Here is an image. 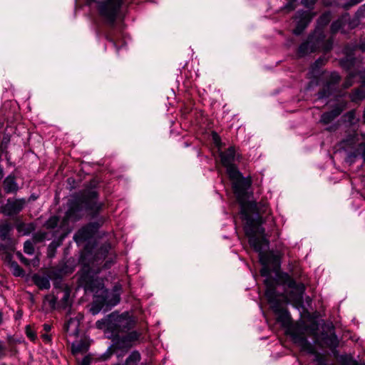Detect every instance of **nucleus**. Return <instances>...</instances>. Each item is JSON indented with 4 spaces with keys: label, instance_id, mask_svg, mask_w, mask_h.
Segmentation results:
<instances>
[{
    "label": "nucleus",
    "instance_id": "1",
    "mask_svg": "<svg viewBox=\"0 0 365 365\" xmlns=\"http://www.w3.org/2000/svg\"><path fill=\"white\" fill-rule=\"evenodd\" d=\"M268 206L266 202H256L250 201L243 202L241 205V212L243 218L246 220L245 231L249 238V243L252 247L260 250L259 244L265 242L264 229L261 227L262 223V215L267 213Z\"/></svg>",
    "mask_w": 365,
    "mask_h": 365
},
{
    "label": "nucleus",
    "instance_id": "2",
    "mask_svg": "<svg viewBox=\"0 0 365 365\" xmlns=\"http://www.w3.org/2000/svg\"><path fill=\"white\" fill-rule=\"evenodd\" d=\"M97 195L96 191L89 190L71 200L66 212L65 220L77 221L86 212L91 215H96L101 207Z\"/></svg>",
    "mask_w": 365,
    "mask_h": 365
},
{
    "label": "nucleus",
    "instance_id": "17",
    "mask_svg": "<svg viewBox=\"0 0 365 365\" xmlns=\"http://www.w3.org/2000/svg\"><path fill=\"white\" fill-rule=\"evenodd\" d=\"M314 36H310L306 42L302 43L298 50V53L300 56L307 55L309 53L314 52L319 47V43L314 42Z\"/></svg>",
    "mask_w": 365,
    "mask_h": 365
},
{
    "label": "nucleus",
    "instance_id": "12",
    "mask_svg": "<svg viewBox=\"0 0 365 365\" xmlns=\"http://www.w3.org/2000/svg\"><path fill=\"white\" fill-rule=\"evenodd\" d=\"M340 80L341 77L337 73H330L327 78L326 83L318 93L319 98H327L333 95L336 91Z\"/></svg>",
    "mask_w": 365,
    "mask_h": 365
},
{
    "label": "nucleus",
    "instance_id": "7",
    "mask_svg": "<svg viewBox=\"0 0 365 365\" xmlns=\"http://www.w3.org/2000/svg\"><path fill=\"white\" fill-rule=\"evenodd\" d=\"M279 277L284 284L287 285L292 289L290 293V297H292L296 302L301 304L303 300V294L305 290L304 284L297 283L295 280L287 273H282Z\"/></svg>",
    "mask_w": 365,
    "mask_h": 365
},
{
    "label": "nucleus",
    "instance_id": "11",
    "mask_svg": "<svg viewBox=\"0 0 365 365\" xmlns=\"http://www.w3.org/2000/svg\"><path fill=\"white\" fill-rule=\"evenodd\" d=\"M97 284L89 266H84L79 272L78 285L86 291L93 292Z\"/></svg>",
    "mask_w": 365,
    "mask_h": 365
},
{
    "label": "nucleus",
    "instance_id": "18",
    "mask_svg": "<svg viewBox=\"0 0 365 365\" xmlns=\"http://www.w3.org/2000/svg\"><path fill=\"white\" fill-rule=\"evenodd\" d=\"M344 108V106H336L331 111L323 113L321 117V122L324 124L331 123L334 119H335L341 114Z\"/></svg>",
    "mask_w": 365,
    "mask_h": 365
},
{
    "label": "nucleus",
    "instance_id": "42",
    "mask_svg": "<svg viewBox=\"0 0 365 365\" xmlns=\"http://www.w3.org/2000/svg\"><path fill=\"white\" fill-rule=\"evenodd\" d=\"M317 0H302V4L307 6L310 7L314 4Z\"/></svg>",
    "mask_w": 365,
    "mask_h": 365
},
{
    "label": "nucleus",
    "instance_id": "24",
    "mask_svg": "<svg viewBox=\"0 0 365 365\" xmlns=\"http://www.w3.org/2000/svg\"><path fill=\"white\" fill-rule=\"evenodd\" d=\"M141 359L140 354L138 351H133L125 360V365H136Z\"/></svg>",
    "mask_w": 365,
    "mask_h": 365
},
{
    "label": "nucleus",
    "instance_id": "29",
    "mask_svg": "<svg viewBox=\"0 0 365 365\" xmlns=\"http://www.w3.org/2000/svg\"><path fill=\"white\" fill-rule=\"evenodd\" d=\"M111 324V319H110V315L108 319L99 320L96 323V327L98 329H103L107 328L109 329L108 324Z\"/></svg>",
    "mask_w": 365,
    "mask_h": 365
},
{
    "label": "nucleus",
    "instance_id": "39",
    "mask_svg": "<svg viewBox=\"0 0 365 365\" xmlns=\"http://www.w3.org/2000/svg\"><path fill=\"white\" fill-rule=\"evenodd\" d=\"M354 77V75L352 73H350L349 76L347 77L346 80L345 81L344 83V88H349L352 85V79Z\"/></svg>",
    "mask_w": 365,
    "mask_h": 365
},
{
    "label": "nucleus",
    "instance_id": "23",
    "mask_svg": "<svg viewBox=\"0 0 365 365\" xmlns=\"http://www.w3.org/2000/svg\"><path fill=\"white\" fill-rule=\"evenodd\" d=\"M34 281L35 284L37 285L41 289H48L50 288V282L47 277L35 275L34 277Z\"/></svg>",
    "mask_w": 365,
    "mask_h": 365
},
{
    "label": "nucleus",
    "instance_id": "31",
    "mask_svg": "<svg viewBox=\"0 0 365 365\" xmlns=\"http://www.w3.org/2000/svg\"><path fill=\"white\" fill-rule=\"evenodd\" d=\"M24 251L28 255H32L34 252V247L31 242L26 241L24 245Z\"/></svg>",
    "mask_w": 365,
    "mask_h": 365
},
{
    "label": "nucleus",
    "instance_id": "32",
    "mask_svg": "<svg viewBox=\"0 0 365 365\" xmlns=\"http://www.w3.org/2000/svg\"><path fill=\"white\" fill-rule=\"evenodd\" d=\"M331 20V15L329 13L323 14L319 19V24L325 26L327 25Z\"/></svg>",
    "mask_w": 365,
    "mask_h": 365
},
{
    "label": "nucleus",
    "instance_id": "3",
    "mask_svg": "<svg viewBox=\"0 0 365 365\" xmlns=\"http://www.w3.org/2000/svg\"><path fill=\"white\" fill-rule=\"evenodd\" d=\"M264 284L266 286L265 297L273 312L278 315L277 321L286 324L289 322V315L287 310L282 307L279 296L275 290V281L270 277H267L264 280Z\"/></svg>",
    "mask_w": 365,
    "mask_h": 365
},
{
    "label": "nucleus",
    "instance_id": "36",
    "mask_svg": "<svg viewBox=\"0 0 365 365\" xmlns=\"http://www.w3.org/2000/svg\"><path fill=\"white\" fill-rule=\"evenodd\" d=\"M82 350L83 349H82V344H80V343H76V344L73 343L72 344V352L73 354H78V353L82 351Z\"/></svg>",
    "mask_w": 365,
    "mask_h": 365
},
{
    "label": "nucleus",
    "instance_id": "21",
    "mask_svg": "<svg viewBox=\"0 0 365 365\" xmlns=\"http://www.w3.org/2000/svg\"><path fill=\"white\" fill-rule=\"evenodd\" d=\"M113 346L116 349H128L132 346L125 336L115 337Z\"/></svg>",
    "mask_w": 365,
    "mask_h": 365
},
{
    "label": "nucleus",
    "instance_id": "43",
    "mask_svg": "<svg viewBox=\"0 0 365 365\" xmlns=\"http://www.w3.org/2000/svg\"><path fill=\"white\" fill-rule=\"evenodd\" d=\"M359 152L362 153V158H364L365 161V143L360 144L359 148L358 149Z\"/></svg>",
    "mask_w": 365,
    "mask_h": 365
},
{
    "label": "nucleus",
    "instance_id": "46",
    "mask_svg": "<svg viewBox=\"0 0 365 365\" xmlns=\"http://www.w3.org/2000/svg\"><path fill=\"white\" fill-rule=\"evenodd\" d=\"M81 365H90V359L88 357H85L82 360Z\"/></svg>",
    "mask_w": 365,
    "mask_h": 365
},
{
    "label": "nucleus",
    "instance_id": "25",
    "mask_svg": "<svg viewBox=\"0 0 365 365\" xmlns=\"http://www.w3.org/2000/svg\"><path fill=\"white\" fill-rule=\"evenodd\" d=\"M11 228V225L8 222L0 225V238L2 240H5L9 237Z\"/></svg>",
    "mask_w": 365,
    "mask_h": 365
},
{
    "label": "nucleus",
    "instance_id": "22",
    "mask_svg": "<svg viewBox=\"0 0 365 365\" xmlns=\"http://www.w3.org/2000/svg\"><path fill=\"white\" fill-rule=\"evenodd\" d=\"M9 258V261L8 262V266L10 268L12 274L16 277H23L24 275V269L18 264V263L15 261L11 260L10 255H8Z\"/></svg>",
    "mask_w": 365,
    "mask_h": 365
},
{
    "label": "nucleus",
    "instance_id": "33",
    "mask_svg": "<svg viewBox=\"0 0 365 365\" xmlns=\"http://www.w3.org/2000/svg\"><path fill=\"white\" fill-rule=\"evenodd\" d=\"M364 0H349L348 2L343 5V8L346 10L349 9L351 7L362 2Z\"/></svg>",
    "mask_w": 365,
    "mask_h": 365
},
{
    "label": "nucleus",
    "instance_id": "13",
    "mask_svg": "<svg viewBox=\"0 0 365 365\" xmlns=\"http://www.w3.org/2000/svg\"><path fill=\"white\" fill-rule=\"evenodd\" d=\"M290 334L294 342L300 346L302 351L311 354H316L317 359L320 356V354L317 352L314 346L308 341L304 334L299 333L297 329H292Z\"/></svg>",
    "mask_w": 365,
    "mask_h": 365
},
{
    "label": "nucleus",
    "instance_id": "54",
    "mask_svg": "<svg viewBox=\"0 0 365 365\" xmlns=\"http://www.w3.org/2000/svg\"><path fill=\"white\" fill-rule=\"evenodd\" d=\"M88 4H91L93 2H94L96 0H86Z\"/></svg>",
    "mask_w": 365,
    "mask_h": 365
},
{
    "label": "nucleus",
    "instance_id": "47",
    "mask_svg": "<svg viewBox=\"0 0 365 365\" xmlns=\"http://www.w3.org/2000/svg\"><path fill=\"white\" fill-rule=\"evenodd\" d=\"M51 325L47 324H43V329H44L46 332L49 331L51 330Z\"/></svg>",
    "mask_w": 365,
    "mask_h": 365
},
{
    "label": "nucleus",
    "instance_id": "10",
    "mask_svg": "<svg viewBox=\"0 0 365 365\" xmlns=\"http://www.w3.org/2000/svg\"><path fill=\"white\" fill-rule=\"evenodd\" d=\"M26 201L24 198H9L5 205L0 207V212L6 216H14L19 214L25 207Z\"/></svg>",
    "mask_w": 365,
    "mask_h": 365
},
{
    "label": "nucleus",
    "instance_id": "15",
    "mask_svg": "<svg viewBox=\"0 0 365 365\" xmlns=\"http://www.w3.org/2000/svg\"><path fill=\"white\" fill-rule=\"evenodd\" d=\"M83 319L81 314L68 319L63 325V331L70 336H77L79 332L80 322Z\"/></svg>",
    "mask_w": 365,
    "mask_h": 365
},
{
    "label": "nucleus",
    "instance_id": "44",
    "mask_svg": "<svg viewBox=\"0 0 365 365\" xmlns=\"http://www.w3.org/2000/svg\"><path fill=\"white\" fill-rule=\"evenodd\" d=\"M18 256H19V259L21 260V262H23L24 264H26V265L29 264V259H27L25 257H24V256L22 255V254L19 253V254H18Z\"/></svg>",
    "mask_w": 365,
    "mask_h": 365
},
{
    "label": "nucleus",
    "instance_id": "30",
    "mask_svg": "<svg viewBox=\"0 0 365 365\" xmlns=\"http://www.w3.org/2000/svg\"><path fill=\"white\" fill-rule=\"evenodd\" d=\"M63 296L61 299L62 304L66 307L69 304L70 290L68 287H65L63 290Z\"/></svg>",
    "mask_w": 365,
    "mask_h": 365
},
{
    "label": "nucleus",
    "instance_id": "5",
    "mask_svg": "<svg viewBox=\"0 0 365 365\" xmlns=\"http://www.w3.org/2000/svg\"><path fill=\"white\" fill-rule=\"evenodd\" d=\"M110 319H111V324H108V327L115 334L125 332L132 329L135 324L134 320L128 313L120 315L112 313L110 314Z\"/></svg>",
    "mask_w": 365,
    "mask_h": 365
},
{
    "label": "nucleus",
    "instance_id": "26",
    "mask_svg": "<svg viewBox=\"0 0 365 365\" xmlns=\"http://www.w3.org/2000/svg\"><path fill=\"white\" fill-rule=\"evenodd\" d=\"M345 25V19L344 17L342 16L338 19L336 21H334L331 25V31L332 34H335L344 28Z\"/></svg>",
    "mask_w": 365,
    "mask_h": 365
},
{
    "label": "nucleus",
    "instance_id": "50",
    "mask_svg": "<svg viewBox=\"0 0 365 365\" xmlns=\"http://www.w3.org/2000/svg\"><path fill=\"white\" fill-rule=\"evenodd\" d=\"M322 61H323V60H322V59H321V58L318 59V60L315 62L316 66H318L319 63H322Z\"/></svg>",
    "mask_w": 365,
    "mask_h": 365
},
{
    "label": "nucleus",
    "instance_id": "51",
    "mask_svg": "<svg viewBox=\"0 0 365 365\" xmlns=\"http://www.w3.org/2000/svg\"><path fill=\"white\" fill-rule=\"evenodd\" d=\"M360 48H361L362 51H365V44H364V43H361V44L360 45Z\"/></svg>",
    "mask_w": 365,
    "mask_h": 365
},
{
    "label": "nucleus",
    "instance_id": "49",
    "mask_svg": "<svg viewBox=\"0 0 365 365\" xmlns=\"http://www.w3.org/2000/svg\"><path fill=\"white\" fill-rule=\"evenodd\" d=\"M99 309H100V308H98V309H94V308H92V312H93V314H97V313L98 312Z\"/></svg>",
    "mask_w": 365,
    "mask_h": 365
},
{
    "label": "nucleus",
    "instance_id": "34",
    "mask_svg": "<svg viewBox=\"0 0 365 365\" xmlns=\"http://www.w3.org/2000/svg\"><path fill=\"white\" fill-rule=\"evenodd\" d=\"M58 220L56 217H51L46 222V226L48 228H54L58 225Z\"/></svg>",
    "mask_w": 365,
    "mask_h": 365
},
{
    "label": "nucleus",
    "instance_id": "40",
    "mask_svg": "<svg viewBox=\"0 0 365 365\" xmlns=\"http://www.w3.org/2000/svg\"><path fill=\"white\" fill-rule=\"evenodd\" d=\"M212 140H213L215 144L216 145V146H217L219 148H220V147H221L220 138L216 133H212Z\"/></svg>",
    "mask_w": 365,
    "mask_h": 365
},
{
    "label": "nucleus",
    "instance_id": "4",
    "mask_svg": "<svg viewBox=\"0 0 365 365\" xmlns=\"http://www.w3.org/2000/svg\"><path fill=\"white\" fill-rule=\"evenodd\" d=\"M122 3L123 0H105L98 2V9L100 15L112 27L114 26Z\"/></svg>",
    "mask_w": 365,
    "mask_h": 365
},
{
    "label": "nucleus",
    "instance_id": "48",
    "mask_svg": "<svg viewBox=\"0 0 365 365\" xmlns=\"http://www.w3.org/2000/svg\"><path fill=\"white\" fill-rule=\"evenodd\" d=\"M42 337L44 339L45 341H50V336L47 334L42 335Z\"/></svg>",
    "mask_w": 365,
    "mask_h": 365
},
{
    "label": "nucleus",
    "instance_id": "19",
    "mask_svg": "<svg viewBox=\"0 0 365 365\" xmlns=\"http://www.w3.org/2000/svg\"><path fill=\"white\" fill-rule=\"evenodd\" d=\"M4 190L6 193L16 192L19 190L14 176H7L3 182Z\"/></svg>",
    "mask_w": 365,
    "mask_h": 365
},
{
    "label": "nucleus",
    "instance_id": "52",
    "mask_svg": "<svg viewBox=\"0 0 365 365\" xmlns=\"http://www.w3.org/2000/svg\"><path fill=\"white\" fill-rule=\"evenodd\" d=\"M4 350V346L1 344V342L0 341V354L1 353V351Z\"/></svg>",
    "mask_w": 365,
    "mask_h": 365
},
{
    "label": "nucleus",
    "instance_id": "28",
    "mask_svg": "<svg viewBox=\"0 0 365 365\" xmlns=\"http://www.w3.org/2000/svg\"><path fill=\"white\" fill-rule=\"evenodd\" d=\"M125 336L126 339H128V342L132 346L135 341H136L139 339L140 334H139L138 332H137L135 331H133L128 333Z\"/></svg>",
    "mask_w": 365,
    "mask_h": 365
},
{
    "label": "nucleus",
    "instance_id": "6",
    "mask_svg": "<svg viewBox=\"0 0 365 365\" xmlns=\"http://www.w3.org/2000/svg\"><path fill=\"white\" fill-rule=\"evenodd\" d=\"M232 181V187L235 194L241 204L245 202L244 200L247 195V192L251 185V180L248 178H244L241 173L238 170V174L235 176L229 175Z\"/></svg>",
    "mask_w": 365,
    "mask_h": 365
},
{
    "label": "nucleus",
    "instance_id": "37",
    "mask_svg": "<svg viewBox=\"0 0 365 365\" xmlns=\"http://www.w3.org/2000/svg\"><path fill=\"white\" fill-rule=\"evenodd\" d=\"M46 300L48 301L51 307H54L57 301V299L54 296H46Z\"/></svg>",
    "mask_w": 365,
    "mask_h": 365
},
{
    "label": "nucleus",
    "instance_id": "14",
    "mask_svg": "<svg viewBox=\"0 0 365 365\" xmlns=\"http://www.w3.org/2000/svg\"><path fill=\"white\" fill-rule=\"evenodd\" d=\"M312 17L313 16L309 11H298L296 16L297 26L294 33L297 35L300 34L310 23Z\"/></svg>",
    "mask_w": 365,
    "mask_h": 365
},
{
    "label": "nucleus",
    "instance_id": "35",
    "mask_svg": "<svg viewBox=\"0 0 365 365\" xmlns=\"http://www.w3.org/2000/svg\"><path fill=\"white\" fill-rule=\"evenodd\" d=\"M297 0H289L288 3L284 6V9L287 11H290L294 9L295 8V2Z\"/></svg>",
    "mask_w": 365,
    "mask_h": 365
},
{
    "label": "nucleus",
    "instance_id": "41",
    "mask_svg": "<svg viewBox=\"0 0 365 365\" xmlns=\"http://www.w3.org/2000/svg\"><path fill=\"white\" fill-rule=\"evenodd\" d=\"M356 14L359 17L365 18V4L359 8Z\"/></svg>",
    "mask_w": 365,
    "mask_h": 365
},
{
    "label": "nucleus",
    "instance_id": "8",
    "mask_svg": "<svg viewBox=\"0 0 365 365\" xmlns=\"http://www.w3.org/2000/svg\"><path fill=\"white\" fill-rule=\"evenodd\" d=\"M222 165L226 168L228 175L235 176L238 174V169L234 165L236 157L235 147H230L225 151L220 153Z\"/></svg>",
    "mask_w": 365,
    "mask_h": 365
},
{
    "label": "nucleus",
    "instance_id": "38",
    "mask_svg": "<svg viewBox=\"0 0 365 365\" xmlns=\"http://www.w3.org/2000/svg\"><path fill=\"white\" fill-rule=\"evenodd\" d=\"M26 335L31 341H34L36 338L35 332L29 327H26Z\"/></svg>",
    "mask_w": 365,
    "mask_h": 365
},
{
    "label": "nucleus",
    "instance_id": "9",
    "mask_svg": "<svg viewBox=\"0 0 365 365\" xmlns=\"http://www.w3.org/2000/svg\"><path fill=\"white\" fill-rule=\"evenodd\" d=\"M269 241L265 240V242H262L260 245V250H257V249H254L256 252L259 253V261L263 265V267L260 270L261 275L263 277H268L269 275L270 271L268 265L270 262H277L278 258L277 256L274 255L272 253L264 252L262 250L264 247H268Z\"/></svg>",
    "mask_w": 365,
    "mask_h": 365
},
{
    "label": "nucleus",
    "instance_id": "45",
    "mask_svg": "<svg viewBox=\"0 0 365 365\" xmlns=\"http://www.w3.org/2000/svg\"><path fill=\"white\" fill-rule=\"evenodd\" d=\"M111 354H112V351L110 349H108V352L104 354L102 357H103V360H106L110 356Z\"/></svg>",
    "mask_w": 365,
    "mask_h": 365
},
{
    "label": "nucleus",
    "instance_id": "20",
    "mask_svg": "<svg viewBox=\"0 0 365 365\" xmlns=\"http://www.w3.org/2000/svg\"><path fill=\"white\" fill-rule=\"evenodd\" d=\"M70 272L71 271L69 270L67 266L60 265L50 271L49 277L51 279H61Z\"/></svg>",
    "mask_w": 365,
    "mask_h": 365
},
{
    "label": "nucleus",
    "instance_id": "27",
    "mask_svg": "<svg viewBox=\"0 0 365 365\" xmlns=\"http://www.w3.org/2000/svg\"><path fill=\"white\" fill-rule=\"evenodd\" d=\"M350 98L352 101H361L365 98V93L362 91L357 89L351 93Z\"/></svg>",
    "mask_w": 365,
    "mask_h": 365
},
{
    "label": "nucleus",
    "instance_id": "53",
    "mask_svg": "<svg viewBox=\"0 0 365 365\" xmlns=\"http://www.w3.org/2000/svg\"><path fill=\"white\" fill-rule=\"evenodd\" d=\"M2 318H3V314H2V312H0V324H1L2 322Z\"/></svg>",
    "mask_w": 365,
    "mask_h": 365
},
{
    "label": "nucleus",
    "instance_id": "16",
    "mask_svg": "<svg viewBox=\"0 0 365 365\" xmlns=\"http://www.w3.org/2000/svg\"><path fill=\"white\" fill-rule=\"evenodd\" d=\"M96 231V227L93 224H88L80 230L74 235L73 239L76 242H83L92 237Z\"/></svg>",
    "mask_w": 365,
    "mask_h": 365
}]
</instances>
